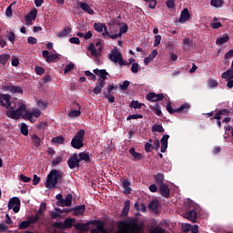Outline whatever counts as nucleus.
<instances>
[{
  "label": "nucleus",
  "mask_w": 233,
  "mask_h": 233,
  "mask_svg": "<svg viewBox=\"0 0 233 233\" xmlns=\"http://www.w3.org/2000/svg\"><path fill=\"white\" fill-rule=\"evenodd\" d=\"M145 98H147V100L150 102H159L163 101L164 94L149 93L147 94V96H145Z\"/></svg>",
  "instance_id": "9d476101"
},
{
  "label": "nucleus",
  "mask_w": 233,
  "mask_h": 233,
  "mask_svg": "<svg viewBox=\"0 0 233 233\" xmlns=\"http://www.w3.org/2000/svg\"><path fill=\"white\" fill-rule=\"evenodd\" d=\"M75 105H76L77 106H79V109H78V110L74 109L73 111H70V112H69V117H70V118L77 117V116H79L80 114H81L79 104L75 103Z\"/></svg>",
  "instance_id": "37998d69"
},
{
  "label": "nucleus",
  "mask_w": 233,
  "mask_h": 233,
  "mask_svg": "<svg viewBox=\"0 0 233 233\" xmlns=\"http://www.w3.org/2000/svg\"><path fill=\"white\" fill-rule=\"evenodd\" d=\"M77 157H79V158H77V160L79 161L90 162V156L88 155V153L80 152Z\"/></svg>",
  "instance_id": "2f4dec72"
},
{
  "label": "nucleus",
  "mask_w": 233,
  "mask_h": 233,
  "mask_svg": "<svg viewBox=\"0 0 233 233\" xmlns=\"http://www.w3.org/2000/svg\"><path fill=\"white\" fill-rule=\"evenodd\" d=\"M143 106H144V104L139 103L137 101H131V103H130V107L134 108V109H140V108H142Z\"/></svg>",
  "instance_id": "49530a36"
},
{
  "label": "nucleus",
  "mask_w": 233,
  "mask_h": 233,
  "mask_svg": "<svg viewBox=\"0 0 233 233\" xmlns=\"http://www.w3.org/2000/svg\"><path fill=\"white\" fill-rule=\"evenodd\" d=\"M75 229L80 230L81 232H86L89 230V226L86 223H76L75 224Z\"/></svg>",
  "instance_id": "a878e982"
},
{
  "label": "nucleus",
  "mask_w": 233,
  "mask_h": 233,
  "mask_svg": "<svg viewBox=\"0 0 233 233\" xmlns=\"http://www.w3.org/2000/svg\"><path fill=\"white\" fill-rule=\"evenodd\" d=\"M129 210H130V200H127L125 201L122 215L124 217H128Z\"/></svg>",
  "instance_id": "e433bc0d"
},
{
  "label": "nucleus",
  "mask_w": 233,
  "mask_h": 233,
  "mask_svg": "<svg viewBox=\"0 0 233 233\" xmlns=\"http://www.w3.org/2000/svg\"><path fill=\"white\" fill-rule=\"evenodd\" d=\"M63 160V157H56L53 159V162H51V164L53 165V167H56L58 166L60 163H62Z\"/></svg>",
  "instance_id": "4d7b16f0"
},
{
  "label": "nucleus",
  "mask_w": 233,
  "mask_h": 233,
  "mask_svg": "<svg viewBox=\"0 0 233 233\" xmlns=\"http://www.w3.org/2000/svg\"><path fill=\"white\" fill-rule=\"evenodd\" d=\"M169 137H170L169 135H164L163 137H161L160 141L155 140L153 142V144H151L153 147V149L155 151H157V149H159L160 144H161L160 152L166 153L167 148V140L169 139Z\"/></svg>",
  "instance_id": "39448f33"
},
{
  "label": "nucleus",
  "mask_w": 233,
  "mask_h": 233,
  "mask_svg": "<svg viewBox=\"0 0 233 233\" xmlns=\"http://www.w3.org/2000/svg\"><path fill=\"white\" fill-rule=\"evenodd\" d=\"M72 201H73V196L72 194H67L66 197V199H63V203H56V206L59 207H70L72 206Z\"/></svg>",
  "instance_id": "6ab92c4d"
},
{
  "label": "nucleus",
  "mask_w": 233,
  "mask_h": 233,
  "mask_svg": "<svg viewBox=\"0 0 233 233\" xmlns=\"http://www.w3.org/2000/svg\"><path fill=\"white\" fill-rule=\"evenodd\" d=\"M167 7L169 9L176 8V0H167Z\"/></svg>",
  "instance_id": "052dcab7"
},
{
  "label": "nucleus",
  "mask_w": 233,
  "mask_h": 233,
  "mask_svg": "<svg viewBox=\"0 0 233 233\" xmlns=\"http://www.w3.org/2000/svg\"><path fill=\"white\" fill-rule=\"evenodd\" d=\"M192 40H190L189 37H186L184 38L183 40V50L184 51H187V50H190L192 48Z\"/></svg>",
  "instance_id": "bb28decb"
},
{
  "label": "nucleus",
  "mask_w": 233,
  "mask_h": 233,
  "mask_svg": "<svg viewBox=\"0 0 233 233\" xmlns=\"http://www.w3.org/2000/svg\"><path fill=\"white\" fill-rule=\"evenodd\" d=\"M79 7L81 8V10L87 13L88 15H94V10L90 7L88 4L80 2Z\"/></svg>",
  "instance_id": "5701e85b"
},
{
  "label": "nucleus",
  "mask_w": 233,
  "mask_h": 233,
  "mask_svg": "<svg viewBox=\"0 0 233 233\" xmlns=\"http://www.w3.org/2000/svg\"><path fill=\"white\" fill-rule=\"evenodd\" d=\"M153 178L155 179V182H157V187L166 185L164 183V175L162 173H157V175H154Z\"/></svg>",
  "instance_id": "393cba45"
},
{
  "label": "nucleus",
  "mask_w": 233,
  "mask_h": 233,
  "mask_svg": "<svg viewBox=\"0 0 233 233\" xmlns=\"http://www.w3.org/2000/svg\"><path fill=\"white\" fill-rule=\"evenodd\" d=\"M48 106V104L46 103V101H37V106L41 109V110H46V106Z\"/></svg>",
  "instance_id": "13d9d810"
},
{
  "label": "nucleus",
  "mask_w": 233,
  "mask_h": 233,
  "mask_svg": "<svg viewBox=\"0 0 233 233\" xmlns=\"http://www.w3.org/2000/svg\"><path fill=\"white\" fill-rule=\"evenodd\" d=\"M94 29L96 32L102 33L103 30L108 29L104 23H94Z\"/></svg>",
  "instance_id": "c85d7f7f"
},
{
  "label": "nucleus",
  "mask_w": 233,
  "mask_h": 233,
  "mask_svg": "<svg viewBox=\"0 0 233 233\" xmlns=\"http://www.w3.org/2000/svg\"><path fill=\"white\" fill-rule=\"evenodd\" d=\"M210 5H213L215 8H220L224 5L223 0H211Z\"/></svg>",
  "instance_id": "c03bdc74"
},
{
  "label": "nucleus",
  "mask_w": 233,
  "mask_h": 233,
  "mask_svg": "<svg viewBox=\"0 0 233 233\" xmlns=\"http://www.w3.org/2000/svg\"><path fill=\"white\" fill-rule=\"evenodd\" d=\"M143 116L140 114H134V115H130L129 116H127V120H136V119H142Z\"/></svg>",
  "instance_id": "0e129e2a"
},
{
  "label": "nucleus",
  "mask_w": 233,
  "mask_h": 233,
  "mask_svg": "<svg viewBox=\"0 0 233 233\" xmlns=\"http://www.w3.org/2000/svg\"><path fill=\"white\" fill-rule=\"evenodd\" d=\"M221 78L225 81H230L233 79V61L231 62L230 69H228L227 72L222 73Z\"/></svg>",
  "instance_id": "dca6fc26"
},
{
  "label": "nucleus",
  "mask_w": 233,
  "mask_h": 233,
  "mask_svg": "<svg viewBox=\"0 0 233 233\" xmlns=\"http://www.w3.org/2000/svg\"><path fill=\"white\" fill-rule=\"evenodd\" d=\"M103 95L105 96V98L109 101V103H114V101L116 100V98L112 95L107 94L106 91H103Z\"/></svg>",
  "instance_id": "6e6d98bb"
},
{
  "label": "nucleus",
  "mask_w": 233,
  "mask_h": 233,
  "mask_svg": "<svg viewBox=\"0 0 233 233\" xmlns=\"http://www.w3.org/2000/svg\"><path fill=\"white\" fill-rule=\"evenodd\" d=\"M131 72H133V74H137L139 72V65L137 63L131 65Z\"/></svg>",
  "instance_id": "69168bd1"
},
{
  "label": "nucleus",
  "mask_w": 233,
  "mask_h": 233,
  "mask_svg": "<svg viewBox=\"0 0 233 233\" xmlns=\"http://www.w3.org/2000/svg\"><path fill=\"white\" fill-rule=\"evenodd\" d=\"M80 161L81 160L77 159V155L74 154L73 157H70V158L67 159V167H69L70 169L78 167L80 166Z\"/></svg>",
  "instance_id": "f8f14e48"
},
{
  "label": "nucleus",
  "mask_w": 233,
  "mask_h": 233,
  "mask_svg": "<svg viewBox=\"0 0 233 233\" xmlns=\"http://www.w3.org/2000/svg\"><path fill=\"white\" fill-rule=\"evenodd\" d=\"M151 110H153L155 115H157L158 117L162 116L159 104H156L155 106L151 108Z\"/></svg>",
  "instance_id": "09e8293b"
},
{
  "label": "nucleus",
  "mask_w": 233,
  "mask_h": 233,
  "mask_svg": "<svg viewBox=\"0 0 233 233\" xmlns=\"http://www.w3.org/2000/svg\"><path fill=\"white\" fill-rule=\"evenodd\" d=\"M230 111L227 108L218 109L215 112V116L210 118V120H217V125L218 128H221V117L229 116Z\"/></svg>",
  "instance_id": "423d86ee"
},
{
  "label": "nucleus",
  "mask_w": 233,
  "mask_h": 233,
  "mask_svg": "<svg viewBox=\"0 0 233 233\" xmlns=\"http://www.w3.org/2000/svg\"><path fill=\"white\" fill-rule=\"evenodd\" d=\"M190 106L188 104H183L180 106V107L173 109L172 104L169 102L167 104V110L169 112L170 115H173L174 113H184L187 114L189 110Z\"/></svg>",
  "instance_id": "0eeeda50"
},
{
  "label": "nucleus",
  "mask_w": 233,
  "mask_h": 233,
  "mask_svg": "<svg viewBox=\"0 0 233 233\" xmlns=\"http://www.w3.org/2000/svg\"><path fill=\"white\" fill-rule=\"evenodd\" d=\"M37 15H38L37 9L34 8L33 10H31L26 15V18H25L26 23L29 24L35 21Z\"/></svg>",
  "instance_id": "aec40b11"
},
{
  "label": "nucleus",
  "mask_w": 233,
  "mask_h": 233,
  "mask_svg": "<svg viewBox=\"0 0 233 233\" xmlns=\"http://www.w3.org/2000/svg\"><path fill=\"white\" fill-rule=\"evenodd\" d=\"M5 91H9L11 94H21L23 95L24 91L21 86L7 85L5 86Z\"/></svg>",
  "instance_id": "2eb2a0df"
},
{
  "label": "nucleus",
  "mask_w": 233,
  "mask_h": 233,
  "mask_svg": "<svg viewBox=\"0 0 233 233\" xmlns=\"http://www.w3.org/2000/svg\"><path fill=\"white\" fill-rule=\"evenodd\" d=\"M53 228H57V229H60V230L68 229V228L64 225V223H62V222H55V223L53 224Z\"/></svg>",
  "instance_id": "de8ad7c7"
},
{
  "label": "nucleus",
  "mask_w": 233,
  "mask_h": 233,
  "mask_svg": "<svg viewBox=\"0 0 233 233\" xmlns=\"http://www.w3.org/2000/svg\"><path fill=\"white\" fill-rule=\"evenodd\" d=\"M46 209V204L41 203L39 207V210L36 212L35 215L42 216L45 213Z\"/></svg>",
  "instance_id": "8fccbe9b"
},
{
  "label": "nucleus",
  "mask_w": 233,
  "mask_h": 233,
  "mask_svg": "<svg viewBox=\"0 0 233 233\" xmlns=\"http://www.w3.org/2000/svg\"><path fill=\"white\" fill-rule=\"evenodd\" d=\"M151 233H166V229L163 228L157 227L155 228L154 230L151 231Z\"/></svg>",
  "instance_id": "774afa93"
},
{
  "label": "nucleus",
  "mask_w": 233,
  "mask_h": 233,
  "mask_svg": "<svg viewBox=\"0 0 233 233\" xmlns=\"http://www.w3.org/2000/svg\"><path fill=\"white\" fill-rule=\"evenodd\" d=\"M70 32H72V28L66 27L63 30H61L59 33H57V37H66L70 34Z\"/></svg>",
  "instance_id": "c9c22d12"
},
{
  "label": "nucleus",
  "mask_w": 233,
  "mask_h": 233,
  "mask_svg": "<svg viewBox=\"0 0 233 233\" xmlns=\"http://www.w3.org/2000/svg\"><path fill=\"white\" fill-rule=\"evenodd\" d=\"M73 69H74V64L71 63L66 66V68L64 69V74H68L69 72H72Z\"/></svg>",
  "instance_id": "338daca9"
},
{
  "label": "nucleus",
  "mask_w": 233,
  "mask_h": 233,
  "mask_svg": "<svg viewBox=\"0 0 233 233\" xmlns=\"http://www.w3.org/2000/svg\"><path fill=\"white\" fill-rule=\"evenodd\" d=\"M61 213H57L56 211H50V218L51 219H59L62 218V215H60Z\"/></svg>",
  "instance_id": "bf43d9fd"
},
{
  "label": "nucleus",
  "mask_w": 233,
  "mask_h": 233,
  "mask_svg": "<svg viewBox=\"0 0 233 233\" xmlns=\"http://www.w3.org/2000/svg\"><path fill=\"white\" fill-rule=\"evenodd\" d=\"M86 136V130L80 129L76 132V135L71 139V147L74 149H82L84 147V137Z\"/></svg>",
  "instance_id": "7ed1b4c3"
},
{
  "label": "nucleus",
  "mask_w": 233,
  "mask_h": 233,
  "mask_svg": "<svg viewBox=\"0 0 233 233\" xmlns=\"http://www.w3.org/2000/svg\"><path fill=\"white\" fill-rule=\"evenodd\" d=\"M75 222H76V218H66V220H64L63 225L66 226L67 229H69L73 228V223Z\"/></svg>",
  "instance_id": "a19ab883"
},
{
  "label": "nucleus",
  "mask_w": 233,
  "mask_h": 233,
  "mask_svg": "<svg viewBox=\"0 0 233 233\" xmlns=\"http://www.w3.org/2000/svg\"><path fill=\"white\" fill-rule=\"evenodd\" d=\"M65 138L62 136H57L51 139V143L57 145H64Z\"/></svg>",
  "instance_id": "4c0bfd02"
},
{
  "label": "nucleus",
  "mask_w": 233,
  "mask_h": 233,
  "mask_svg": "<svg viewBox=\"0 0 233 233\" xmlns=\"http://www.w3.org/2000/svg\"><path fill=\"white\" fill-rule=\"evenodd\" d=\"M190 18L189 10L187 8H184L181 11L180 17L178 18V23H186Z\"/></svg>",
  "instance_id": "a211bd4d"
},
{
  "label": "nucleus",
  "mask_w": 233,
  "mask_h": 233,
  "mask_svg": "<svg viewBox=\"0 0 233 233\" xmlns=\"http://www.w3.org/2000/svg\"><path fill=\"white\" fill-rule=\"evenodd\" d=\"M32 224L31 223H28V222H25V221H22L20 224H19V230H25L27 229Z\"/></svg>",
  "instance_id": "603ef678"
},
{
  "label": "nucleus",
  "mask_w": 233,
  "mask_h": 233,
  "mask_svg": "<svg viewBox=\"0 0 233 233\" xmlns=\"http://www.w3.org/2000/svg\"><path fill=\"white\" fill-rule=\"evenodd\" d=\"M129 154L133 157V161H140L143 159L142 153L137 152L135 147H131Z\"/></svg>",
  "instance_id": "412c9836"
},
{
  "label": "nucleus",
  "mask_w": 233,
  "mask_h": 233,
  "mask_svg": "<svg viewBox=\"0 0 233 233\" xmlns=\"http://www.w3.org/2000/svg\"><path fill=\"white\" fill-rule=\"evenodd\" d=\"M184 218L190 220L193 223H196L197 221V211L196 210H190L184 214Z\"/></svg>",
  "instance_id": "4be33fe9"
},
{
  "label": "nucleus",
  "mask_w": 233,
  "mask_h": 233,
  "mask_svg": "<svg viewBox=\"0 0 233 233\" xmlns=\"http://www.w3.org/2000/svg\"><path fill=\"white\" fill-rule=\"evenodd\" d=\"M93 73L99 76L100 78L97 79L96 86L93 89V93L95 95H99L102 93V89L106 86V76H109V73L106 72V69H94Z\"/></svg>",
  "instance_id": "f257e3e1"
},
{
  "label": "nucleus",
  "mask_w": 233,
  "mask_h": 233,
  "mask_svg": "<svg viewBox=\"0 0 233 233\" xmlns=\"http://www.w3.org/2000/svg\"><path fill=\"white\" fill-rule=\"evenodd\" d=\"M89 225H95V226H98V225H105L103 220H90L89 222L86 223Z\"/></svg>",
  "instance_id": "680f3d73"
},
{
  "label": "nucleus",
  "mask_w": 233,
  "mask_h": 233,
  "mask_svg": "<svg viewBox=\"0 0 233 233\" xmlns=\"http://www.w3.org/2000/svg\"><path fill=\"white\" fill-rule=\"evenodd\" d=\"M25 110L26 106L25 104H21L15 110H7L6 116L14 120H18L20 117H22L23 113H25Z\"/></svg>",
  "instance_id": "20e7f679"
},
{
  "label": "nucleus",
  "mask_w": 233,
  "mask_h": 233,
  "mask_svg": "<svg viewBox=\"0 0 233 233\" xmlns=\"http://www.w3.org/2000/svg\"><path fill=\"white\" fill-rule=\"evenodd\" d=\"M105 224H101V225H97L96 228H93L100 233H108V230L106 229V228H104Z\"/></svg>",
  "instance_id": "5fc2aeb1"
},
{
  "label": "nucleus",
  "mask_w": 233,
  "mask_h": 233,
  "mask_svg": "<svg viewBox=\"0 0 233 233\" xmlns=\"http://www.w3.org/2000/svg\"><path fill=\"white\" fill-rule=\"evenodd\" d=\"M69 211H73L75 217L82 216L84 212H86V205L76 206L74 208L69 209Z\"/></svg>",
  "instance_id": "f3484780"
},
{
  "label": "nucleus",
  "mask_w": 233,
  "mask_h": 233,
  "mask_svg": "<svg viewBox=\"0 0 233 233\" xmlns=\"http://www.w3.org/2000/svg\"><path fill=\"white\" fill-rule=\"evenodd\" d=\"M42 55H43V57L46 58V61L47 63L57 62L59 59L58 55H56V54L50 55L48 50H44Z\"/></svg>",
  "instance_id": "ddd939ff"
},
{
  "label": "nucleus",
  "mask_w": 233,
  "mask_h": 233,
  "mask_svg": "<svg viewBox=\"0 0 233 233\" xmlns=\"http://www.w3.org/2000/svg\"><path fill=\"white\" fill-rule=\"evenodd\" d=\"M20 132L21 135L28 136V126L25 123H21Z\"/></svg>",
  "instance_id": "a18cd8bd"
},
{
  "label": "nucleus",
  "mask_w": 233,
  "mask_h": 233,
  "mask_svg": "<svg viewBox=\"0 0 233 233\" xmlns=\"http://www.w3.org/2000/svg\"><path fill=\"white\" fill-rule=\"evenodd\" d=\"M87 50H89L91 52V56H93L94 57H98L100 56L99 53H97L94 43H90L89 47H87Z\"/></svg>",
  "instance_id": "58836bf2"
},
{
  "label": "nucleus",
  "mask_w": 233,
  "mask_h": 233,
  "mask_svg": "<svg viewBox=\"0 0 233 233\" xmlns=\"http://www.w3.org/2000/svg\"><path fill=\"white\" fill-rule=\"evenodd\" d=\"M62 171H59L57 169H52L49 175H47L46 187L49 189L56 187L59 181L62 179Z\"/></svg>",
  "instance_id": "f03ea898"
},
{
  "label": "nucleus",
  "mask_w": 233,
  "mask_h": 233,
  "mask_svg": "<svg viewBox=\"0 0 233 233\" xmlns=\"http://www.w3.org/2000/svg\"><path fill=\"white\" fill-rule=\"evenodd\" d=\"M127 227V222L126 221H121L118 223V230L115 233H128V230L126 229Z\"/></svg>",
  "instance_id": "72a5a7b5"
},
{
  "label": "nucleus",
  "mask_w": 233,
  "mask_h": 233,
  "mask_svg": "<svg viewBox=\"0 0 233 233\" xmlns=\"http://www.w3.org/2000/svg\"><path fill=\"white\" fill-rule=\"evenodd\" d=\"M151 131H153V133H164V127L161 126V124H154V126L151 127Z\"/></svg>",
  "instance_id": "ea45409f"
},
{
  "label": "nucleus",
  "mask_w": 233,
  "mask_h": 233,
  "mask_svg": "<svg viewBox=\"0 0 233 233\" xmlns=\"http://www.w3.org/2000/svg\"><path fill=\"white\" fill-rule=\"evenodd\" d=\"M130 182L128 179H124L123 181V187H124V194L128 195L132 191V188L130 187Z\"/></svg>",
  "instance_id": "cd10ccee"
},
{
  "label": "nucleus",
  "mask_w": 233,
  "mask_h": 233,
  "mask_svg": "<svg viewBox=\"0 0 233 233\" xmlns=\"http://www.w3.org/2000/svg\"><path fill=\"white\" fill-rule=\"evenodd\" d=\"M7 208L9 210L13 209L14 213H19L20 210V199L16 197L10 198L7 204Z\"/></svg>",
  "instance_id": "6e6552de"
},
{
  "label": "nucleus",
  "mask_w": 233,
  "mask_h": 233,
  "mask_svg": "<svg viewBox=\"0 0 233 233\" xmlns=\"http://www.w3.org/2000/svg\"><path fill=\"white\" fill-rule=\"evenodd\" d=\"M229 35H228L227 34L224 35V36L222 37H218L217 39V45L221 46L226 44L227 42H229Z\"/></svg>",
  "instance_id": "f704fd0d"
},
{
  "label": "nucleus",
  "mask_w": 233,
  "mask_h": 233,
  "mask_svg": "<svg viewBox=\"0 0 233 233\" xmlns=\"http://www.w3.org/2000/svg\"><path fill=\"white\" fill-rule=\"evenodd\" d=\"M31 141H33V145L36 147H39L42 143V140H40V137L36 134L31 136Z\"/></svg>",
  "instance_id": "7c9ffc66"
},
{
  "label": "nucleus",
  "mask_w": 233,
  "mask_h": 233,
  "mask_svg": "<svg viewBox=\"0 0 233 233\" xmlns=\"http://www.w3.org/2000/svg\"><path fill=\"white\" fill-rule=\"evenodd\" d=\"M15 4V3L10 4V5H8V6L6 7L5 15H6L7 17H12V15H13L12 6H13Z\"/></svg>",
  "instance_id": "864d4df0"
},
{
  "label": "nucleus",
  "mask_w": 233,
  "mask_h": 233,
  "mask_svg": "<svg viewBox=\"0 0 233 233\" xmlns=\"http://www.w3.org/2000/svg\"><path fill=\"white\" fill-rule=\"evenodd\" d=\"M40 219V217L38 215L35 216H29L27 217V220H24L31 225H35L36 222H38Z\"/></svg>",
  "instance_id": "473e14b6"
},
{
  "label": "nucleus",
  "mask_w": 233,
  "mask_h": 233,
  "mask_svg": "<svg viewBox=\"0 0 233 233\" xmlns=\"http://www.w3.org/2000/svg\"><path fill=\"white\" fill-rule=\"evenodd\" d=\"M157 187H158V193L160 194V196L165 198H169L170 197L169 187H167V185H161Z\"/></svg>",
  "instance_id": "4468645a"
},
{
  "label": "nucleus",
  "mask_w": 233,
  "mask_h": 233,
  "mask_svg": "<svg viewBox=\"0 0 233 233\" xmlns=\"http://www.w3.org/2000/svg\"><path fill=\"white\" fill-rule=\"evenodd\" d=\"M7 40L11 42V45H14V42H15V34L13 31L7 33Z\"/></svg>",
  "instance_id": "3c124183"
},
{
  "label": "nucleus",
  "mask_w": 233,
  "mask_h": 233,
  "mask_svg": "<svg viewBox=\"0 0 233 233\" xmlns=\"http://www.w3.org/2000/svg\"><path fill=\"white\" fill-rule=\"evenodd\" d=\"M10 98L9 94H0V106L6 109L13 108L10 104Z\"/></svg>",
  "instance_id": "1a4fd4ad"
},
{
  "label": "nucleus",
  "mask_w": 233,
  "mask_h": 233,
  "mask_svg": "<svg viewBox=\"0 0 233 233\" xmlns=\"http://www.w3.org/2000/svg\"><path fill=\"white\" fill-rule=\"evenodd\" d=\"M208 87L210 88H215L218 86V82L216 79H208Z\"/></svg>",
  "instance_id": "e2e57ef3"
},
{
  "label": "nucleus",
  "mask_w": 233,
  "mask_h": 233,
  "mask_svg": "<svg viewBox=\"0 0 233 233\" xmlns=\"http://www.w3.org/2000/svg\"><path fill=\"white\" fill-rule=\"evenodd\" d=\"M109 59L111 62L116 64L117 60L123 59L122 53H120L116 47L111 49V53L109 54Z\"/></svg>",
  "instance_id": "9b49d317"
},
{
  "label": "nucleus",
  "mask_w": 233,
  "mask_h": 233,
  "mask_svg": "<svg viewBox=\"0 0 233 233\" xmlns=\"http://www.w3.org/2000/svg\"><path fill=\"white\" fill-rule=\"evenodd\" d=\"M158 207H159V201L157 200L150 201L149 205H147V208H149V210L153 212H156Z\"/></svg>",
  "instance_id": "c756f323"
},
{
  "label": "nucleus",
  "mask_w": 233,
  "mask_h": 233,
  "mask_svg": "<svg viewBox=\"0 0 233 233\" xmlns=\"http://www.w3.org/2000/svg\"><path fill=\"white\" fill-rule=\"evenodd\" d=\"M10 60V55L9 54H2L0 55V65H2L3 69H5L6 64H8Z\"/></svg>",
  "instance_id": "b1692460"
},
{
  "label": "nucleus",
  "mask_w": 233,
  "mask_h": 233,
  "mask_svg": "<svg viewBox=\"0 0 233 233\" xmlns=\"http://www.w3.org/2000/svg\"><path fill=\"white\" fill-rule=\"evenodd\" d=\"M134 208L136 210L145 213L147 211V206L144 204L135 203Z\"/></svg>",
  "instance_id": "79ce46f5"
}]
</instances>
